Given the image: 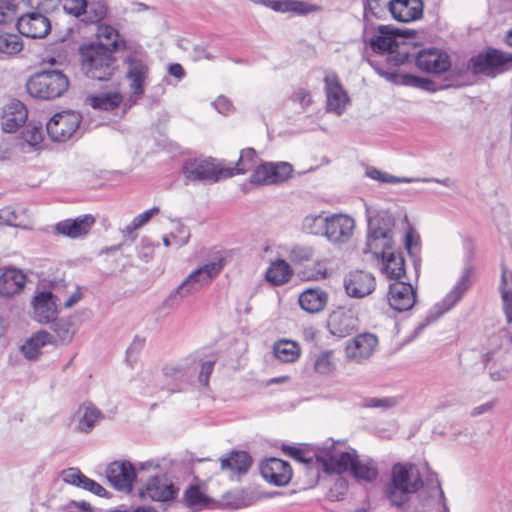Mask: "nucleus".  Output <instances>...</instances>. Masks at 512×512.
<instances>
[{
	"label": "nucleus",
	"mask_w": 512,
	"mask_h": 512,
	"mask_svg": "<svg viewBox=\"0 0 512 512\" xmlns=\"http://www.w3.org/2000/svg\"><path fill=\"white\" fill-rule=\"evenodd\" d=\"M163 373L166 377L175 380H183L187 375L185 368L181 365H166L163 368Z\"/></svg>",
	"instance_id": "nucleus-64"
},
{
	"label": "nucleus",
	"mask_w": 512,
	"mask_h": 512,
	"mask_svg": "<svg viewBox=\"0 0 512 512\" xmlns=\"http://www.w3.org/2000/svg\"><path fill=\"white\" fill-rule=\"evenodd\" d=\"M369 221H377L382 228H387L390 233H392V228L395 225V218L389 211H380Z\"/></svg>",
	"instance_id": "nucleus-59"
},
{
	"label": "nucleus",
	"mask_w": 512,
	"mask_h": 512,
	"mask_svg": "<svg viewBox=\"0 0 512 512\" xmlns=\"http://www.w3.org/2000/svg\"><path fill=\"white\" fill-rule=\"evenodd\" d=\"M394 250L393 235L387 228H382L377 221H369L364 253H371L375 258L384 257Z\"/></svg>",
	"instance_id": "nucleus-11"
},
{
	"label": "nucleus",
	"mask_w": 512,
	"mask_h": 512,
	"mask_svg": "<svg viewBox=\"0 0 512 512\" xmlns=\"http://www.w3.org/2000/svg\"><path fill=\"white\" fill-rule=\"evenodd\" d=\"M95 219L92 215H83L76 219H66L56 224L55 230L70 238H78L86 235L93 226Z\"/></svg>",
	"instance_id": "nucleus-28"
},
{
	"label": "nucleus",
	"mask_w": 512,
	"mask_h": 512,
	"mask_svg": "<svg viewBox=\"0 0 512 512\" xmlns=\"http://www.w3.org/2000/svg\"><path fill=\"white\" fill-rule=\"evenodd\" d=\"M80 56L82 70L91 79L108 81L117 71L114 51L105 47L103 43L80 47Z\"/></svg>",
	"instance_id": "nucleus-3"
},
{
	"label": "nucleus",
	"mask_w": 512,
	"mask_h": 512,
	"mask_svg": "<svg viewBox=\"0 0 512 512\" xmlns=\"http://www.w3.org/2000/svg\"><path fill=\"white\" fill-rule=\"evenodd\" d=\"M366 175L380 183H387V184H396V183H411L415 182V178H409V177H396L393 175L388 174L387 172L378 170L376 168H370L366 171Z\"/></svg>",
	"instance_id": "nucleus-49"
},
{
	"label": "nucleus",
	"mask_w": 512,
	"mask_h": 512,
	"mask_svg": "<svg viewBox=\"0 0 512 512\" xmlns=\"http://www.w3.org/2000/svg\"><path fill=\"white\" fill-rule=\"evenodd\" d=\"M363 7V16L365 19H368L369 16L379 17L380 12L382 11V5L379 0H365Z\"/></svg>",
	"instance_id": "nucleus-63"
},
{
	"label": "nucleus",
	"mask_w": 512,
	"mask_h": 512,
	"mask_svg": "<svg viewBox=\"0 0 512 512\" xmlns=\"http://www.w3.org/2000/svg\"><path fill=\"white\" fill-rule=\"evenodd\" d=\"M86 101L94 109L111 111L120 106L123 97L120 92L114 91L88 96Z\"/></svg>",
	"instance_id": "nucleus-39"
},
{
	"label": "nucleus",
	"mask_w": 512,
	"mask_h": 512,
	"mask_svg": "<svg viewBox=\"0 0 512 512\" xmlns=\"http://www.w3.org/2000/svg\"><path fill=\"white\" fill-rule=\"evenodd\" d=\"M21 4L27 8L46 12L56 6L57 0H21Z\"/></svg>",
	"instance_id": "nucleus-57"
},
{
	"label": "nucleus",
	"mask_w": 512,
	"mask_h": 512,
	"mask_svg": "<svg viewBox=\"0 0 512 512\" xmlns=\"http://www.w3.org/2000/svg\"><path fill=\"white\" fill-rule=\"evenodd\" d=\"M273 353L283 363H293L301 355L300 345L291 340L281 339L274 343Z\"/></svg>",
	"instance_id": "nucleus-36"
},
{
	"label": "nucleus",
	"mask_w": 512,
	"mask_h": 512,
	"mask_svg": "<svg viewBox=\"0 0 512 512\" xmlns=\"http://www.w3.org/2000/svg\"><path fill=\"white\" fill-rule=\"evenodd\" d=\"M17 30L29 38H44L51 30V23L42 12H27L18 18Z\"/></svg>",
	"instance_id": "nucleus-18"
},
{
	"label": "nucleus",
	"mask_w": 512,
	"mask_h": 512,
	"mask_svg": "<svg viewBox=\"0 0 512 512\" xmlns=\"http://www.w3.org/2000/svg\"><path fill=\"white\" fill-rule=\"evenodd\" d=\"M392 17L399 22H412L422 17V0H390L388 3Z\"/></svg>",
	"instance_id": "nucleus-25"
},
{
	"label": "nucleus",
	"mask_w": 512,
	"mask_h": 512,
	"mask_svg": "<svg viewBox=\"0 0 512 512\" xmlns=\"http://www.w3.org/2000/svg\"><path fill=\"white\" fill-rule=\"evenodd\" d=\"M326 110L341 115L350 103L349 96L335 73H327L324 78Z\"/></svg>",
	"instance_id": "nucleus-13"
},
{
	"label": "nucleus",
	"mask_w": 512,
	"mask_h": 512,
	"mask_svg": "<svg viewBox=\"0 0 512 512\" xmlns=\"http://www.w3.org/2000/svg\"><path fill=\"white\" fill-rule=\"evenodd\" d=\"M355 229V220L346 214L327 216L324 236L334 244L348 242Z\"/></svg>",
	"instance_id": "nucleus-16"
},
{
	"label": "nucleus",
	"mask_w": 512,
	"mask_h": 512,
	"mask_svg": "<svg viewBox=\"0 0 512 512\" xmlns=\"http://www.w3.org/2000/svg\"><path fill=\"white\" fill-rule=\"evenodd\" d=\"M185 178L189 181L215 183L221 178L232 177V172L210 159L193 158L184 162L182 167Z\"/></svg>",
	"instance_id": "nucleus-8"
},
{
	"label": "nucleus",
	"mask_w": 512,
	"mask_h": 512,
	"mask_svg": "<svg viewBox=\"0 0 512 512\" xmlns=\"http://www.w3.org/2000/svg\"><path fill=\"white\" fill-rule=\"evenodd\" d=\"M327 216L322 214H309L302 221L304 232L312 235H324Z\"/></svg>",
	"instance_id": "nucleus-47"
},
{
	"label": "nucleus",
	"mask_w": 512,
	"mask_h": 512,
	"mask_svg": "<svg viewBox=\"0 0 512 512\" xmlns=\"http://www.w3.org/2000/svg\"><path fill=\"white\" fill-rule=\"evenodd\" d=\"M401 83L406 86H412L417 88L427 89L430 81L428 79L412 75V74H402L401 75Z\"/></svg>",
	"instance_id": "nucleus-58"
},
{
	"label": "nucleus",
	"mask_w": 512,
	"mask_h": 512,
	"mask_svg": "<svg viewBox=\"0 0 512 512\" xmlns=\"http://www.w3.org/2000/svg\"><path fill=\"white\" fill-rule=\"evenodd\" d=\"M100 417L101 412L95 406L84 403L76 412L78 430L84 433L90 432Z\"/></svg>",
	"instance_id": "nucleus-35"
},
{
	"label": "nucleus",
	"mask_w": 512,
	"mask_h": 512,
	"mask_svg": "<svg viewBox=\"0 0 512 512\" xmlns=\"http://www.w3.org/2000/svg\"><path fill=\"white\" fill-rule=\"evenodd\" d=\"M356 455L355 449H345L343 442L334 441L326 442L315 453L325 472L337 474L349 471Z\"/></svg>",
	"instance_id": "nucleus-6"
},
{
	"label": "nucleus",
	"mask_w": 512,
	"mask_h": 512,
	"mask_svg": "<svg viewBox=\"0 0 512 512\" xmlns=\"http://www.w3.org/2000/svg\"><path fill=\"white\" fill-rule=\"evenodd\" d=\"M83 15L84 18L82 21L86 24L98 23L106 17L107 8L101 2L91 3L89 6L87 5V8H85Z\"/></svg>",
	"instance_id": "nucleus-50"
},
{
	"label": "nucleus",
	"mask_w": 512,
	"mask_h": 512,
	"mask_svg": "<svg viewBox=\"0 0 512 512\" xmlns=\"http://www.w3.org/2000/svg\"><path fill=\"white\" fill-rule=\"evenodd\" d=\"M158 213H159V208L156 206L140 213L139 215L134 217V219L131 221L130 224H128L125 227L124 232L128 235L133 234L136 230L140 229L145 224H147L151 220V218L153 216L157 215Z\"/></svg>",
	"instance_id": "nucleus-52"
},
{
	"label": "nucleus",
	"mask_w": 512,
	"mask_h": 512,
	"mask_svg": "<svg viewBox=\"0 0 512 512\" xmlns=\"http://www.w3.org/2000/svg\"><path fill=\"white\" fill-rule=\"evenodd\" d=\"M59 298L51 291L43 290L35 293L31 300L32 315L40 324H48L56 320L59 313Z\"/></svg>",
	"instance_id": "nucleus-15"
},
{
	"label": "nucleus",
	"mask_w": 512,
	"mask_h": 512,
	"mask_svg": "<svg viewBox=\"0 0 512 512\" xmlns=\"http://www.w3.org/2000/svg\"><path fill=\"white\" fill-rule=\"evenodd\" d=\"M21 5V0H0V24L14 20Z\"/></svg>",
	"instance_id": "nucleus-51"
},
{
	"label": "nucleus",
	"mask_w": 512,
	"mask_h": 512,
	"mask_svg": "<svg viewBox=\"0 0 512 512\" xmlns=\"http://www.w3.org/2000/svg\"><path fill=\"white\" fill-rule=\"evenodd\" d=\"M500 292L503 310L508 323L512 322V271L502 268Z\"/></svg>",
	"instance_id": "nucleus-41"
},
{
	"label": "nucleus",
	"mask_w": 512,
	"mask_h": 512,
	"mask_svg": "<svg viewBox=\"0 0 512 512\" xmlns=\"http://www.w3.org/2000/svg\"><path fill=\"white\" fill-rule=\"evenodd\" d=\"M472 273V267H465L460 278L452 287V289L439 303L434 306L432 312L435 314V316L433 319H436L444 313L450 311L454 306H456L458 302L461 301L465 293L470 289L472 285Z\"/></svg>",
	"instance_id": "nucleus-14"
},
{
	"label": "nucleus",
	"mask_w": 512,
	"mask_h": 512,
	"mask_svg": "<svg viewBox=\"0 0 512 512\" xmlns=\"http://www.w3.org/2000/svg\"><path fill=\"white\" fill-rule=\"evenodd\" d=\"M68 87L67 76L59 70L38 72L31 76L26 83L27 92L32 97L44 100L62 96Z\"/></svg>",
	"instance_id": "nucleus-5"
},
{
	"label": "nucleus",
	"mask_w": 512,
	"mask_h": 512,
	"mask_svg": "<svg viewBox=\"0 0 512 512\" xmlns=\"http://www.w3.org/2000/svg\"><path fill=\"white\" fill-rule=\"evenodd\" d=\"M293 172L288 162H265L259 164L253 171L250 181L258 185H273L287 181Z\"/></svg>",
	"instance_id": "nucleus-10"
},
{
	"label": "nucleus",
	"mask_w": 512,
	"mask_h": 512,
	"mask_svg": "<svg viewBox=\"0 0 512 512\" xmlns=\"http://www.w3.org/2000/svg\"><path fill=\"white\" fill-rule=\"evenodd\" d=\"M63 8L66 13L79 18L85 12V8H87L86 0H62Z\"/></svg>",
	"instance_id": "nucleus-54"
},
{
	"label": "nucleus",
	"mask_w": 512,
	"mask_h": 512,
	"mask_svg": "<svg viewBox=\"0 0 512 512\" xmlns=\"http://www.w3.org/2000/svg\"><path fill=\"white\" fill-rule=\"evenodd\" d=\"M387 299L393 310L408 311L416 302V290L409 283L397 281L389 286Z\"/></svg>",
	"instance_id": "nucleus-22"
},
{
	"label": "nucleus",
	"mask_w": 512,
	"mask_h": 512,
	"mask_svg": "<svg viewBox=\"0 0 512 512\" xmlns=\"http://www.w3.org/2000/svg\"><path fill=\"white\" fill-rule=\"evenodd\" d=\"M62 479L65 483L74 485L89 491L97 496H105L107 491L98 482L88 478L78 468H68L62 472Z\"/></svg>",
	"instance_id": "nucleus-29"
},
{
	"label": "nucleus",
	"mask_w": 512,
	"mask_h": 512,
	"mask_svg": "<svg viewBox=\"0 0 512 512\" xmlns=\"http://www.w3.org/2000/svg\"><path fill=\"white\" fill-rule=\"evenodd\" d=\"M52 330L56 337L54 342L68 344L73 340L77 332V327L72 318L63 317L53 321Z\"/></svg>",
	"instance_id": "nucleus-40"
},
{
	"label": "nucleus",
	"mask_w": 512,
	"mask_h": 512,
	"mask_svg": "<svg viewBox=\"0 0 512 512\" xmlns=\"http://www.w3.org/2000/svg\"><path fill=\"white\" fill-rule=\"evenodd\" d=\"M292 100L293 102L298 103L304 110L313 102L311 93L303 88H300L294 92Z\"/></svg>",
	"instance_id": "nucleus-61"
},
{
	"label": "nucleus",
	"mask_w": 512,
	"mask_h": 512,
	"mask_svg": "<svg viewBox=\"0 0 512 512\" xmlns=\"http://www.w3.org/2000/svg\"><path fill=\"white\" fill-rule=\"evenodd\" d=\"M184 500L189 507H194L203 504L205 498L197 486H190L185 491Z\"/></svg>",
	"instance_id": "nucleus-55"
},
{
	"label": "nucleus",
	"mask_w": 512,
	"mask_h": 512,
	"mask_svg": "<svg viewBox=\"0 0 512 512\" xmlns=\"http://www.w3.org/2000/svg\"><path fill=\"white\" fill-rule=\"evenodd\" d=\"M327 303V294L320 289H307L299 296L301 308L308 313H318Z\"/></svg>",
	"instance_id": "nucleus-33"
},
{
	"label": "nucleus",
	"mask_w": 512,
	"mask_h": 512,
	"mask_svg": "<svg viewBox=\"0 0 512 512\" xmlns=\"http://www.w3.org/2000/svg\"><path fill=\"white\" fill-rule=\"evenodd\" d=\"M125 77L128 82L131 97L136 100L142 98L145 86L149 82L150 65L148 56L144 52H132L123 59Z\"/></svg>",
	"instance_id": "nucleus-7"
},
{
	"label": "nucleus",
	"mask_w": 512,
	"mask_h": 512,
	"mask_svg": "<svg viewBox=\"0 0 512 512\" xmlns=\"http://www.w3.org/2000/svg\"><path fill=\"white\" fill-rule=\"evenodd\" d=\"M225 258L220 256L216 260L204 264L193 270L163 301L165 309L179 307L181 301L189 295L209 285L223 270Z\"/></svg>",
	"instance_id": "nucleus-2"
},
{
	"label": "nucleus",
	"mask_w": 512,
	"mask_h": 512,
	"mask_svg": "<svg viewBox=\"0 0 512 512\" xmlns=\"http://www.w3.org/2000/svg\"><path fill=\"white\" fill-rule=\"evenodd\" d=\"M81 120V114L76 111L58 112L47 122V133L55 142H66L78 133Z\"/></svg>",
	"instance_id": "nucleus-9"
},
{
	"label": "nucleus",
	"mask_w": 512,
	"mask_h": 512,
	"mask_svg": "<svg viewBox=\"0 0 512 512\" xmlns=\"http://www.w3.org/2000/svg\"><path fill=\"white\" fill-rule=\"evenodd\" d=\"M258 158L256 151L252 148H247L241 151L240 158L235 167H226L227 170L232 172V176L244 174L249 170L256 169L258 166Z\"/></svg>",
	"instance_id": "nucleus-45"
},
{
	"label": "nucleus",
	"mask_w": 512,
	"mask_h": 512,
	"mask_svg": "<svg viewBox=\"0 0 512 512\" xmlns=\"http://www.w3.org/2000/svg\"><path fill=\"white\" fill-rule=\"evenodd\" d=\"M377 345L378 339L374 334H358L347 342L345 355L349 360L360 362L371 357Z\"/></svg>",
	"instance_id": "nucleus-21"
},
{
	"label": "nucleus",
	"mask_w": 512,
	"mask_h": 512,
	"mask_svg": "<svg viewBox=\"0 0 512 512\" xmlns=\"http://www.w3.org/2000/svg\"><path fill=\"white\" fill-rule=\"evenodd\" d=\"M357 327L358 319L351 310L338 309L333 311L329 316V331L339 338L351 334Z\"/></svg>",
	"instance_id": "nucleus-26"
},
{
	"label": "nucleus",
	"mask_w": 512,
	"mask_h": 512,
	"mask_svg": "<svg viewBox=\"0 0 512 512\" xmlns=\"http://www.w3.org/2000/svg\"><path fill=\"white\" fill-rule=\"evenodd\" d=\"M314 248L306 244H294L288 249V259L294 264H302L311 260Z\"/></svg>",
	"instance_id": "nucleus-48"
},
{
	"label": "nucleus",
	"mask_w": 512,
	"mask_h": 512,
	"mask_svg": "<svg viewBox=\"0 0 512 512\" xmlns=\"http://www.w3.org/2000/svg\"><path fill=\"white\" fill-rule=\"evenodd\" d=\"M396 404V400L394 398H377L370 397L365 399L364 405L370 408H390Z\"/></svg>",
	"instance_id": "nucleus-60"
},
{
	"label": "nucleus",
	"mask_w": 512,
	"mask_h": 512,
	"mask_svg": "<svg viewBox=\"0 0 512 512\" xmlns=\"http://www.w3.org/2000/svg\"><path fill=\"white\" fill-rule=\"evenodd\" d=\"M292 270L289 264L282 259L273 262L266 271V280L275 286H280L289 281Z\"/></svg>",
	"instance_id": "nucleus-43"
},
{
	"label": "nucleus",
	"mask_w": 512,
	"mask_h": 512,
	"mask_svg": "<svg viewBox=\"0 0 512 512\" xmlns=\"http://www.w3.org/2000/svg\"><path fill=\"white\" fill-rule=\"evenodd\" d=\"M382 259V271L390 279L399 280L405 274V261L401 253L394 250Z\"/></svg>",
	"instance_id": "nucleus-37"
},
{
	"label": "nucleus",
	"mask_w": 512,
	"mask_h": 512,
	"mask_svg": "<svg viewBox=\"0 0 512 512\" xmlns=\"http://www.w3.org/2000/svg\"><path fill=\"white\" fill-rule=\"evenodd\" d=\"M28 111L25 105L16 99L10 100L2 110L1 127L5 132L14 133L26 122Z\"/></svg>",
	"instance_id": "nucleus-24"
},
{
	"label": "nucleus",
	"mask_w": 512,
	"mask_h": 512,
	"mask_svg": "<svg viewBox=\"0 0 512 512\" xmlns=\"http://www.w3.org/2000/svg\"><path fill=\"white\" fill-rule=\"evenodd\" d=\"M313 368L320 375L332 374L336 369L333 352L327 350L316 354L313 359Z\"/></svg>",
	"instance_id": "nucleus-46"
},
{
	"label": "nucleus",
	"mask_w": 512,
	"mask_h": 512,
	"mask_svg": "<svg viewBox=\"0 0 512 512\" xmlns=\"http://www.w3.org/2000/svg\"><path fill=\"white\" fill-rule=\"evenodd\" d=\"M18 218L19 216L16 210L11 206L4 207L0 210V222L5 225L14 227L20 226L21 223Z\"/></svg>",
	"instance_id": "nucleus-56"
},
{
	"label": "nucleus",
	"mask_w": 512,
	"mask_h": 512,
	"mask_svg": "<svg viewBox=\"0 0 512 512\" xmlns=\"http://www.w3.org/2000/svg\"><path fill=\"white\" fill-rule=\"evenodd\" d=\"M422 486L421 476L413 464L397 463L392 467L386 495L392 505L399 507L405 504L410 495L416 493Z\"/></svg>",
	"instance_id": "nucleus-4"
},
{
	"label": "nucleus",
	"mask_w": 512,
	"mask_h": 512,
	"mask_svg": "<svg viewBox=\"0 0 512 512\" xmlns=\"http://www.w3.org/2000/svg\"><path fill=\"white\" fill-rule=\"evenodd\" d=\"M375 286V277L367 271H351L344 278L345 291L348 296L353 298H363L371 294Z\"/></svg>",
	"instance_id": "nucleus-20"
},
{
	"label": "nucleus",
	"mask_w": 512,
	"mask_h": 512,
	"mask_svg": "<svg viewBox=\"0 0 512 512\" xmlns=\"http://www.w3.org/2000/svg\"><path fill=\"white\" fill-rule=\"evenodd\" d=\"M52 343H54L53 336L47 331L42 330L27 339L22 345L21 350L26 358L33 360L40 355L41 349L44 346Z\"/></svg>",
	"instance_id": "nucleus-32"
},
{
	"label": "nucleus",
	"mask_w": 512,
	"mask_h": 512,
	"mask_svg": "<svg viewBox=\"0 0 512 512\" xmlns=\"http://www.w3.org/2000/svg\"><path fill=\"white\" fill-rule=\"evenodd\" d=\"M512 62V55L497 49H489L484 54L473 57L470 61L474 73L494 75L496 71Z\"/></svg>",
	"instance_id": "nucleus-17"
},
{
	"label": "nucleus",
	"mask_w": 512,
	"mask_h": 512,
	"mask_svg": "<svg viewBox=\"0 0 512 512\" xmlns=\"http://www.w3.org/2000/svg\"><path fill=\"white\" fill-rule=\"evenodd\" d=\"M96 35L98 39L105 42L103 45L105 47L110 46L111 48L109 49L112 51L126 47L125 41L121 39L118 30L110 25L105 23L98 24Z\"/></svg>",
	"instance_id": "nucleus-44"
},
{
	"label": "nucleus",
	"mask_w": 512,
	"mask_h": 512,
	"mask_svg": "<svg viewBox=\"0 0 512 512\" xmlns=\"http://www.w3.org/2000/svg\"><path fill=\"white\" fill-rule=\"evenodd\" d=\"M263 478L275 486H284L292 478V469L288 462L278 458H270L260 466Z\"/></svg>",
	"instance_id": "nucleus-23"
},
{
	"label": "nucleus",
	"mask_w": 512,
	"mask_h": 512,
	"mask_svg": "<svg viewBox=\"0 0 512 512\" xmlns=\"http://www.w3.org/2000/svg\"><path fill=\"white\" fill-rule=\"evenodd\" d=\"M26 275L19 269H6L0 276V295L11 297L20 293L25 286Z\"/></svg>",
	"instance_id": "nucleus-30"
},
{
	"label": "nucleus",
	"mask_w": 512,
	"mask_h": 512,
	"mask_svg": "<svg viewBox=\"0 0 512 512\" xmlns=\"http://www.w3.org/2000/svg\"><path fill=\"white\" fill-rule=\"evenodd\" d=\"M178 493V489L166 477L151 478L143 491V497L153 501L168 502L173 500Z\"/></svg>",
	"instance_id": "nucleus-27"
},
{
	"label": "nucleus",
	"mask_w": 512,
	"mask_h": 512,
	"mask_svg": "<svg viewBox=\"0 0 512 512\" xmlns=\"http://www.w3.org/2000/svg\"><path fill=\"white\" fill-rule=\"evenodd\" d=\"M24 48L21 36L0 28V54L13 56L19 54Z\"/></svg>",
	"instance_id": "nucleus-42"
},
{
	"label": "nucleus",
	"mask_w": 512,
	"mask_h": 512,
	"mask_svg": "<svg viewBox=\"0 0 512 512\" xmlns=\"http://www.w3.org/2000/svg\"><path fill=\"white\" fill-rule=\"evenodd\" d=\"M189 238V230L185 226L179 225L176 229V233H171L170 236L163 237V244L166 247H169L172 245L173 241L178 247H182L183 245L188 243Z\"/></svg>",
	"instance_id": "nucleus-53"
},
{
	"label": "nucleus",
	"mask_w": 512,
	"mask_h": 512,
	"mask_svg": "<svg viewBox=\"0 0 512 512\" xmlns=\"http://www.w3.org/2000/svg\"><path fill=\"white\" fill-rule=\"evenodd\" d=\"M411 34L409 30L380 25L377 28H371V31L365 29L363 41L374 53H387L392 56L395 65H400L408 59L409 43L407 37Z\"/></svg>",
	"instance_id": "nucleus-1"
},
{
	"label": "nucleus",
	"mask_w": 512,
	"mask_h": 512,
	"mask_svg": "<svg viewBox=\"0 0 512 512\" xmlns=\"http://www.w3.org/2000/svg\"><path fill=\"white\" fill-rule=\"evenodd\" d=\"M252 463L250 455L244 451H233L220 459L221 469L242 474Z\"/></svg>",
	"instance_id": "nucleus-34"
},
{
	"label": "nucleus",
	"mask_w": 512,
	"mask_h": 512,
	"mask_svg": "<svg viewBox=\"0 0 512 512\" xmlns=\"http://www.w3.org/2000/svg\"><path fill=\"white\" fill-rule=\"evenodd\" d=\"M106 478L113 488L128 493L133 488L136 471L128 461H115L107 466Z\"/></svg>",
	"instance_id": "nucleus-19"
},
{
	"label": "nucleus",
	"mask_w": 512,
	"mask_h": 512,
	"mask_svg": "<svg viewBox=\"0 0 512 512\" xmlns=\"http://www.w3.org/2000/svg\"><path fill=\"white\" fill-rule=\"evenodd\" d=\"M263 4L276 12L308 14L319 10L317 5L297 0H263Z\"/></svg>",
	"instance_id": "nucleus-31"
},
{
	"label": "nucleus",
	"mask_w": 512,
	"mask_h": 512,
	"mask_svg": "<svg viewBox=\"0 0 512 512\" xmlns=\"http://www.w3.org/2000/svg\"><path fill=\"white\" fill-rule=\"evenodd\" d=\"M154 253V245L147 238H143L138 246V257L148 262L152 259Z\"/></svg>",
	"instance_id": "nucleus-62"
},
{
	"label": "nucleus",
	"mask_w": 512,
	"mask_h": 512,
	"mask_svg": "<svg viewBox=\"0 0 512 512\" xmlns=\"http://www.w3.org/2000/svg\"><path fill=\"white\" fill-rule=\"evenodd\" d=\"M349 471L357 479L365 482H373L378 476V469L373 460L359 459L355 457Z\"/></svg>",
	"instance_id": "nucleus-38"
},
{
	"label": "nucleus",
	"mask_w": 512,
	"mask_h": 512,
	"mask_svg": "<svg viewBox=\"0 0 512 512\" xmlns=\"http://www.w3.org/2000/svg\"><path fill=\"white\" fill-rule=\"evenodd\" d=\"M415 64L417 68L423 72L442 74L450 68L451 61L444 50L430 47L417 52Z\"/></svg>",
	"instance_id": "nucleus-12"
}]
</instances>
